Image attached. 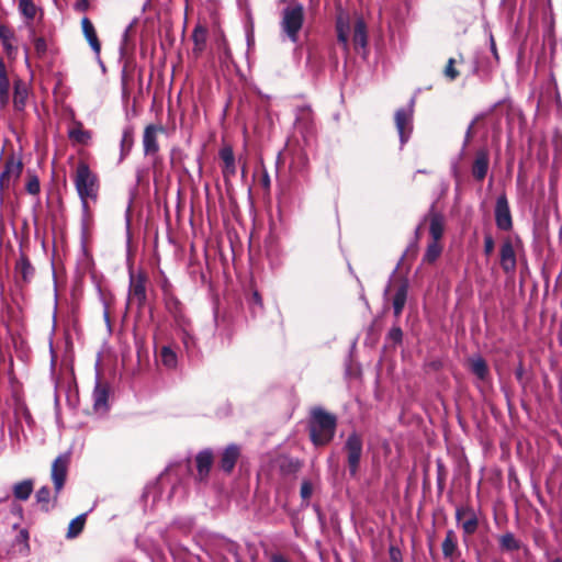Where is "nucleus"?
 Listing matches in <instances>:
<instances>
[{
    "label": "nucleus",
    "mask_w": 562,
    "mask_h": 562,
    "mask_svg": "<svg viewBox=\"0 0 562 562\" xmlns=\"http://www.w3.org/2000/svg\"><path fill=\"white\" fill-rule=\"evenodd\" d=\"M13 105L15 111H23L26 105V101L29 98V88L27 85L20 78H16L13 81Z\"/></svg>",
    "instance_id": "21"
},
{
    "label": "nucleus",
    "mask_w": 562,
    "mask_h": 562,
    "mask_svg": "<svg viewBox=\"0 0 562 562\" xmlns=\"http://www.w3.org/2000/svg\"><path fill=\"white\" fill-rule=\"evenodd\" d=\"M515 375H516V379L518 381H521L522 376H524V367L522 364H520L517 370L515 371Z\"/></svg>",
    "instance_id": "57"
},
{
    "label": "nucleus",
    "mask_w": 562,
    "mask_h": 562,
    "mask_svg": "<svg viewBox=\"0 0 562 562\" xmlns=\"http://www.w3.org/2000/svg\"><path fill=\"white\" fill-rule=\"evenodd\" d=\"M472 127H473V124H471L468 128V133H467L468 137H470V135H471Z\"/></svg>",
    "instance_id": "59"
},
{
    "label": "nucleus",
    "mask_w": 562,
    "mask_h": 562,
    "mask_svg": "<svg viewBox=\"0 0 562 562\" xmlns=\"http://www.w3.org/2000/svg\"><path fill=\"white\" fill-rule=\"evenodd\" d=\"M313 494V484L308 480H304L301 484L300 495L303 501H308Z\"/></svg>",
    "instance_id": "44"
},
{
    "label": "nucleus",
    "mask_w": 562,
    "mask_h": 562,
    "mask_svg": "<svg viewBox=\"0 0 562 562\" xmlns=\"http://www.w3.org/2000/svg\"><path fill=\"white\" fill-rule=\"evenodd\" d=\"M82 33L92 50L99 55L101 52V43L91 20L87 16L81 19Z\"/></svg>",
    "instance_id": "22"
},
{
    "label": "nucleus",
    "mask_w": 562,
    "mask_h": 562,
    "mask_svg": "<svg viewBox=\"0 0 562 562\" xmlns=\"http://www.w3.org/2000/svg\"><path fill=\"white\" fill-rule=\"evenodd\" d=\"M490 168V154L486 148H481L475 153V157L471 167L473 178L482 182Z\"/></svg>",
    "instance_id": "16"
},
{
    "label": "nucleus",
    "mask_w": 562,
    "mask_h": 562,
    "mask_svg": "<svg viewBox=\"0 0 562 562\" xmlns=\"http://www.w3.org/2000/svg\"><path fill=\"white\" fill-rule=\"evenodd\" d=\"M443 75L450 81H453L459 77L460 74H459V70L456 68V59L454 58L448 59L447 65L443 69Z\"/></svg>",
    "instance_id": "42"
},
{
    "label": "nucleus",
    "mask_w": 562,
    "mask_h": 562,
    "mask_svg": "<svg viewBox=\"0 0 562 562\" xmlns=\"http://www.w3.org/2000/svg\"><path fill=\"white\" fill-rule=\"evenodd\" d=\"M425 221L429 222V234L432 240H440L445 232L443 216L431 207Z\"/></svg>",
    "instance_id": "20"
},
{
    "label": "nucleus",
    "mask_w": 562,
    "mask_h": 562,
    "mask_svg": "<svg viewBox=\"0 0 562 562\" xmlns=\"http://www.w3.org/2000/svg\"><path fill=\"white\" fill-rule=\"evenodd\" d=\"M134 145V128L132 126H127L123 130L122 139H121V159H124L130 151L132 150Z\"/></svg>",
    "instance_id": "36"
},
{
    "label": "nucleus",
    "mask_w": 562,
    "mask_h": 562,
    "mask_svg": "<svg viewBox=\"0 0 562 562\" xmlns=\"http://www.w3.org/2000/svg\"><path fill=\"white\" fill-rule=\"evenodd\" d=\"M147 281L148 277L144 271L130 274L128 303L136 305L138 311L143 310L147 302Z\"/></svg>",
    "instance_id": "6"
},
{
    "label": "nucleus",
    "mask_w": 562,
    "mask_h": 562,
    "mask_svg": "<svg viewBox=\"0 0 562 562\" xmlns=\"http://www.w3.org/2000/svg\"><path fill=\"white\" fill-rule=\"evenodd\" d=\"M218 156L222 160V173L224 181L227 183L236 176L237 167L233 148L229 145L220 149Z\"/></svg>",
    "instance_id": "14"
},
{
    "label": "nucleus",
    "mask_w": 562,
    "mask_h": 562,
    "mask_svg": "<svg viewBox=\"0 0 562 562\" xmlns=\"http://www.w3.org/2000/svg\"><path fill=\"white\" fill-rule=\"evenodd\" d=\"M281 2H286L288 0H280Z\"/></svg>",
    "instance_id": "62"
},
{
    "label": "nucleus",
    "mask_w": 562,
    "mask_h": 562,
    "mask_svg": "<svg viewBox=\"0 0 562 562\" xmlns=\"http://www.w3.org/2000/svg\"><path fill=\"white\" fill-rule=\"evenodd\" d=\"M446 483V470L443 464L438 461L437 462V485L440 491L443 490Z\"/></svg>",
    "instance_id": "47"
},
{
    "label": "nucleus",
    "mask_w": 562,
    "mask_h": 562,
    "mask_svg": "<svg viewBox=\"0 0 562 562\" xmlns=\"http://www.w3.org/2000/svg\"><path fill=\"white\" fill-rule=\"evenodd\" d=\"M337 40L339 43L344 45L345 48L348 47V25L345 24L341 20L337 21Z\"/></svg>",
    "instance_id": "41"
},
{
    "label": "nucleus",
    "mask_w": 562,
    "mask_h": 562,
    "mask_svg": "<svg viewBox=\"0 0 562 562\" xmlns=\"http://www.w3.org/2000/svg\"><path fill=\"white\" fill-rule=\"evenodd\" d=\"M10 101V80L8 75L0 77V105L7 106Z\"/></svg>",
    "instance_id": "39"
},
{
    "label": "nucleus",
    "mask_w": 562,
    "mask_h": 562,
    "mask_svg": "<svg viewBox=\"0 0 562 562\" xmlns=\"http://www.w3.org/2000/svg\"><path fill=\"white\" fill-rule=\"evenodd\" d=\"M25 191L32 195H38L41 192L40 179L37 175L30 169L26 171Z\"/></svg>",
    "instance_id": "38"
},
{
    "label": "nucleus",
    "mask_w": 562,
    "mask_h": 562,
    "mask_svg": "<svg viewBox=\"0 0 562 562\" xmlns=\"http://www.w3.org/2000/svg\"><path fill=\"white\" fill-rule=\"evenodd\" d=\"M395 293L392 299L393 313L396 318H398L406 304L407 293H408V282L403 279L394 284Z\"/></svg>",
    "instance_id": "18"
},
{
    "label": "nucleus",
    "mask_w": 562,
    "mask_h": 562,
    "mask_svg": "<svg viewBox=\"0 0 562 562\" xmlns=\"http://www.w3.org/2000/svg\"><path fill=\"white\" fill-rule=\"evenodd\" d=\"M338 425L337 416L321 406H314L310 411L307 420L308 436L315 447H324L330 443L335 437Z\"/></svg>",
    "instance_id": "1"
},
{
    "label": "nucleus",
    "mask_w": 562,
    "mask_h": 562,
    "mask_svg": "<svg viewBox=\"0 0 562 562\" xmlns=\"http://www.w3.org/2000/svg\"><path fill=\"white\" fill-rule=\"evenodd\" d=\"M551 562H562V558L561 557H557Z\"/></svg>",
    "instance_id": "60"
},
{
    "label": "nucleus",
    "mask_w": 562,
    "mask_h": 562,
    "mask_svg": "<svg viewBox=\"0 0 562 562\" xmlns=\"http://www.w3.org/2000/svg\"><path fill=\"white\" fill-rule=\"evenodd\" d=\"M441 251L442 246L439 240H432L428 244L423 260L427 263H434L440 257Z\"/></svg>",
    "instance_id": "37"
},
{
    "label": "nucleus",
    "mask_w": 562,
    "mask_h": 562,
    "mask_svg": "<svg viewBox=\"0 0 562 562\" xmlns=\"http://www.w3.org/2000/svg\"><path fill=\"white\" fill-rule=\"evenodd\" d=\"M33 481L32 480H23L21 482H18L13 486V496L19 501H26L30 498L32 492H33Z\"/></svg>",
    "instance_id": "32"
},
{
    "label": "nucleus",
    "mask_w": 562,
    "mask_h": 562,
    "mask_svg": "<svg viewBox=\"0 0 562 562\" xmlns=\"http://www.w3.org/2000/svg\"><path fill=\"white\" fill-rule=\"evenodd\" d=\"M164 132L162 125L149 124L143 134V148L145 156H155L159 151L158 134Z\"/></svg>",
    "instance_id": "12"
},
{
    "label": "nucleus",
    "mask_w": 562,
    "mask_h": 562,
    "mask_svg": "<svg viewBox=\"0 0 562 562\" xmlns=\"http://www.w3.org/2000/svg\"><path fill=\"white\" fill-rule=\"evenodd\" d=\"M352 42L356 49L367 47L368 32L366 22L362 19H357L353 24Z\"/></svg>",
    "instance_id": "24"
},
{
    "label": "nucleus",
    "mask_w": 562,
    "mask_h": 562,
    "mask_svg": "<svg viewBox=\"0 0 562 562\" xmlns=\"http://www.w3.org/2000/svg\"><path fill=\"white\" fill-rule=\"evenodd\" d=\"M237 562H241V561H237Z\"/></svg>",
    "instance_id": "63"
},
{
    "label": "nucleus",
    "mask_w": 562,
    "mask_h": 562,
    "mask_svg": "<svg viewBox=\"0 0 562 562\" xmlns=\"http://www.w3.org/2000/svg\"><path fill=\"white\" fill-rule=\"evenodd\" d=\"M389 339L392 340L394 344H401L403 340V331L401 327L394 326L389 331Z\"/></svg>",
    "instance_id": "49"
},
{
    "label": "nucleus",
    "mask_w": 562,
    "mask_h": 562,
    "mask_svg": "<svg viewBox=\"0 0 562 562\" xmlns=\"http://www.w3.org/2000/svg\"><path fill=\"white\" fill-rule=\"evenodd\" d=\"M295 126L299 131L310 133L313 126V112L308 106L297 109Z\"/></svg>",
    "instance_id": "25"
},
{
    "label": "nucleus",
    "mask_w": 562,
    "mask_h": 562,
    "mask_svg": "<svg viewBox=\"0 0 562 562\" xmlns=\"http://www.w3.org/2000/svg\"><path fill=\"white\" fill-rule=\"evenodd\" d=\"M213 452L210 449H204L195 456V463L198 470V480L206 481L213 465Z\"/></svg>",
    "instance_id": "19"
},
{
    "label": "nucleus",
    "mask_w": 562,
    "mask_h": 562,
    "mask_svg": "<svg viewBox=\"0 0 562 562\" xmlns=\"http://www.w3.org/2000/svg\"><path fill=\"white\" fill-rule=\"evenodd\" d=\"M36 502L41 505V509L45 513L50 512L52 508L55 507L56 502L53 501L50 504L52 495L48 486H42L35 494Z\"/></svg>",
    "instance_id": "33"
},
{
    "label": "nucleus",
    "mask_w": 562,
    "mask_h": 562,
    "mask_svg": "<svg viewBox=\"0 0 562 562\" xmlns=\"http://www.w3.org/2000/svg\"><path fill=\"white\" fill-rule=\"evenodd\" d=\"M491 50H492L494 57L496 59H498V53H497L496 44H495L493 36H491Z\"/></svg>",
    "instance_id": "56"
},
{
    "label": "nucleus",
    "mask_w": 562,
    "mask_h": 562,
    "mask_svg": "<svg viewBox=\"0 0 562 562\" xmlns=\"http://www.w3.org/2000/svg\"><path fill=\"white\" fill-rule=\"evenodd\" d=\"M109 395H110V385L101 380H97L94 390H93V408L95 412H106L109 409Z\"/></svg>",
    "instance_id": "17"
},
{
    "label": "nucleus",
    "mask_w": 562,
    "mask_h": 562,
    "mask_svg": "<svg viewBox=\"0 0 562 562\" xmlns=\"http://www.w3.org/2000/svg\"><path fill=\"white\" fill-rule=\"evenodd\" d=\"M16 284L23 288L32 282L35 277V268L31 263L29 257L21 252L14 266Z\"/></svg>",
    "instance_id": "10"
},
{
    "label": "nucleus",
    "mask_w": 562,
    "mask_h": 562,
    "mask_svg": "<svg viewBox=\"0 0 562 562\" xmlns=\"http://www.w3.org/2000/svg\"><path fill=\"white\" fill-rule=\"evenodd\" d=\"M68 137L75 143L87 145L92 138V134L90 131L83 128L81 122L76 121L74 127L68 132Z\"/></svg>",
    "instance_id": "27"
},
{
    "label": "nucleus",
    "mask_w": 562,
    "mask_h": 562,
    "mask_svg": "<svg viewBox=\"0 0 562 562\" xmlns=\"http://www.w3.org/2000/svg\"><path fill=\"white\" fill-rule=\"evenodd\" d=\"M19 10L26 19L33 20L37 9L33 0H19Z\"/></svg>",
    "instance_id": "40"
},
{
    "label": "nucleus",
    "mask_w": 562,
    "mask_h": 562,
    "mask_svg": "<svg viewBox=\"0 0 562 562\" xmlns=\"http://www.w3.org/2000/svg\"><path fill=\"white\" fill-rule=\"evenodd\" d=\"M464 513L469 514V518L461 521V527L464 535L472 536L479 528V519L474 508L471 505L465 504L457 506L456 508V520L458 522H460V515Z\"/></svg>",
    "instance_id": "13"
},
{
    "label": "nucleus",
    "mask_w": 562,
    "mask_h": 562,
    "mask_svg": "<svg viewBox=\"0 0 562 562\" xmlns=\"http://www.w3.org/2000/svg\"><path fill=\"white\" fill-rule=\"evenodd\" d=\"M158 359L167 369H175L178 363L176 351L170 346H162L158 352Z\"/></svg>",
    "instance_id": "30"
},
{
    "label": "nucleus",
    "mask_w": 562,
    "mask_h": 562,
    "mask_svg": "<svg viewBox=\"0 0 562 562\" xmlns=\"http://www.w3.org/2000/svg\"><path fill=\"white\" fill-rule=\"evenodd\" d=\"M2 45H3V49L4 52L10 56L13 50H15V47L12 45V41H8V42H1Z\"/></svg>",
    "instance_id": "53"
},
{
    "label": "nucleus",
    "mask_w": 562,
    "mask_h": 562,
    "mask_svg": "<svg viewBox=\"0 0 562 562\" xmlns=\"http://www.w3.org/2000/svg\"><path fill=\"white\" fill-rule=\"evenodd\" d=\"M34 49L38 57H43L47 50V44L44 37H35L34 41Z\"/></svg>",
    "instance_id": "45"
},
{
    "label": "nucleus",
    "mask_w": 562,
    "mask_h": 562,
    "mask_svg": "<svg viewBox=\"0 0 562 562\" xmlns=\"http://www.w3.org/2000/svg\"><path fill=\"white\" fill-rule=\"evenodd\" d=\"M23 161L12 150L9 153L3 162L2 171L0 172V201L3 202L4 193L10 189L11 182L15 183L23 172Z\"/></svg>",
    "instance_id": "4"
},
{
    "label": "nucleus",
    "mask_w": 562,
    "mask_h": 562,
    "mask_svg": "<svg viewBox=\"0 0 562 562\" xmlns=\"http://www.w3.org/2000/svg\"><path fill=\"white\" fill-rule=\"evenodd\" d=\"M247 304L250 310V313L254 317L261 314L263 312L265 305L261 294L258 290L252 289L251 293L247 297Z\"/></svg>",
    "instance_id": "34"
},
{
    "label": "nucleus",
    "mask_w": 562,
    "mask_h": 562,
    "mask_svg": "<svg viewBox=\"0 0 562 562\" xmlns=\"http://www.w3.org/2000/svg\"><path fill=\"white\" fill-rule=\"evenodd\" d=\"M16 541L21 543L27 544L29 541V531L26 529H21L19 535L16 536Z\"/></svg>",
    "instance_id": "52"
},
{
    "label": "nucleus",
    "mask_w": 562,
    "mask_h": 562,
    "mask_svg": "<svg viewBox=\"0 0 562 562\" xmlns=\"http://www.w3.org/2000/svg\"><path fill=\"white\" fill-rule=\"evenodd\" d=\"M499 265L505 273H514L517 267L516 251L509 237L504 238L499 248Z\"/></svg>",
    "instance_id": "11"
},
{
    "label": "nucleus",
    "mask_w": 562,
    "mask_h": 562,
    "mask_svg": "<svg viewBox=\"0 0 562 562\" xmlns=\"http://www.w3.org/2000/svg\"><path fill=\"white\" fill-rule=\"evenodd\" d=\"M389 557L392 562H403V554L398 547L390 546Z\"/></svg>",
    "instance_id": "50"
},
{
    "label": "nucleus",
    "mask_w": 562,
    "mask_h": 562,
    "mask_svg": "<svg viewBox=\"0 0 562 562\" xmlns=\"http://www.w3.org/2000/svg\"><path fill=\"white\" fill-rule=\"evenodd\" d=\"M495 241L491 233L484 235V255L490 257L494 252Z\"/></svg>",
    "instance_id": "46"
},
{
    "label": "nucleus",
    "mask_w": 562,
    "mask_h": 562,
    "mask_svg": "<svg viewBox=\"0 0 562 562\" xmlns=\"http://www.w3.org/2000/svg\"><path fill=\"white\" fill-rule=\"evenodd\" d=\"M471 372L481 381H486L490 378V369L487 362L482 357L471 358L469 360Z\"/></svg>",
    "instance_id": "28"
},
{
    "label": "nucleus",
    "mask_w": 562,
    "mask_h": 562,
    "mask_svg": "<svg viewBox=\"0 0 562 562\" xmlns=\"http://www.w3.org/2000/svg\"><path fill=\"white\" fill-rule=\"evenodd\" d=\"M468 518H469V514H465V513H464V514H461V515H460V522H461L462 520H464V519H468Z\"/></svg>",
    "instance_id": "58"
},
{
    "label": "nucleus",
    "mask_w": 562,
    "mask_h": 562,
    "mask_svg": "<svg viewBox=\"0 0 562 562\" xmlns=\"http://www.w3.org/2000/svg\"><path fill=\"white\" fill-rule=\"evenodd\" d=\"M495 224L499 231L509 232L513 229V216L506 193L497 196L494 209Z\"/></svg>",
    "instance_id": "8"
},
{
    "label": "nucleus",
    "mask_w": 562,
    "mask_h": 562,
    "mask_svg": "<svg viewBox=\"0 0 562 562\" xmlns=\"http://www.w3.org/2000/svg\"><path fill=\"white\" fill-rule=\"evenodd\" d=\"M261 186L265 188V189H269L270 188V178H269V175L267 171H263L262 173V177H261Z\"/></svg>",
    "instance_id": "54"
},
{
    "label": "nucleus",
    "mask_w": 562,
    "mask_h": 562,
    "mask_svg": "<svg viewBox=\"0 0 562 562\" xmlns=\"http://www.w3.org/2000/svg\"><path fill=\"white\" fill-rule=\"evenodd\" d=\"M271 562H290L288 559H285L282 554H273L271 557Z\"/></svg>",
    "instance_id": "55"
},
{
    "label": "nucleus",
    "mask_w": 562,
    "mask_h": 562,
    "mask_svg": "<svg viewBox=\"0 0 562 562\" xmlns=\"http://www.w3.org/2000/svg\"><path fill=\"white\" fill-rule=\"evenodd\" d=\"M89 9V0H78L75 4V10L86 12Z\"/></svg>",
    "instance_id": "51"
},
{
    "label": "nucleus",
    "mask_w": 562,
    "mask_h": 562,
    "mask_svg": "<svg viewBox=\"0 0 562 562\" xmlns=\"http://www.w3.org/2000/svg\"><path fill=\"white\" fill-rule=\"evenodd\" d=\"M442 554L446 559H451L458 551L457 536L453 530H448L441 544Z\"/></svg>",
    "instance_id": "29"
},
{
    "label": "nucleus",
    "mask_w": 562,
    "mask_h": 562,
    "mask_svg": "<svg viewBox=\"0 0 562 562\" xmlns=\"http://www.w3.org/2000/svg\"><path fill=\"white\" fill-rule=\"evenodd\" d=\"M240 457V448L236 443L228 445L221 453L218 468L226 474H231Z\"/></svg>",
    "instance_id": "15"
},
{
    "label": "nucleus",
    "mask_w": 562,
    "mask_h": 562,
    "mask_svg": "<svg viewBox=\"0 0 562 562\" xmlns=\"http://www.w3.org/2000/svg\"><path fill=\"white\" fill-rule=\"evenodd\" d=\"M69 463V453L59 454L52 463L50 477L54 484V502L58 499V496L65 486Z\"/></svg>",
    "instance_id": "7"
},
{
    "label": "nucleus",
    "mask_w": 562,
    "mask_h": 562,
    "mask_svg": "<svg viewBox=\"0 0 562 562\" xmlns=\"http://www.w3.org/2000/svg\"><path fill=\"white\" fill-rule=\"evenodd\" d=\"M280 473L284 476L296 474L303 467V462L297 458L282 456L278 460Z\"/></svg>",
    "instance_id": "23"
},
{
    "label": "nucleus",
    "mask_w": 562,
    "mask_h": 562,
    "mask_svg": "<svg viewBox=\"0 0 562 562\" xmlns=\"http://www.w3.org/2000/svg\"><path fill=\"white\" fill-rule=\"evenodd\" d=\"M87 520V514H81L74 518L67 529L66 538L74 539L77 538L83 530Z\"/></svg>",
    "instance_id": "35"
},
{
    "label": "nucleus",
    "mask_w": 562,
    "mask_h": 562,
    "mask_svg": "<svg viewBox=\"0 0 562 562\" xmlns=\"http://www.w3.org/2000/svg\"><path fill=\"white\" fill-rule=\"evenodd\" d=\"M241 172H243V176L246 173L245 167H243Z\"/></svg>",
    "instance_id": "61"
},
{
    "label": "nucleus",
    "mask_w": 562,
    "mask_h": 562,
    "mask_svg": "<svg viewBox=\"0 0 562 562\" xmlns=\"http://www.w3.org/2000/svg\"><path fill=\"white\" fill-rule=\"evenodd\" d=\"M14 40V32L11 27L0 24V41L8 42Z\"/></svg>",
    "instance_id": "48"
},
{
    "label": "nucleus",
    "mask_w": 562,
    "mask_h": 562,
    "mask_svg": "<svg viewBox=\"0 0 562 562\" xmlns=\"http://www.w3.org/2000/svg\"><path fill=\"white\" fill-rule=\"evenodd\" d=\"M344 451L347 456V467L351 477H356L359 469L363 450V440L360 434L352 431L349 434L344 445Z\"/></svg>",
    "instance_id": "5"
},
{
    "label": "nucleus",
    "mask_w": 562,
    "mask_h": 562,
    "mask_svg": "<svg viewBox=\"0 0 562 562\" xmlns=\"http://www.w3.org/2000/svg\"><path fill=\"white\" fill-rule=\"evenodd\" d=\"M415 99L413 98L407 108H401L395 112L394 121L397 128L401 143L407 142L412 132V120L414 114Z\"/></svg>",
    "instance_id": "9"
},
{
    "label": "nucleus",
    "mask_w": 562,
    "mask_h": 562,
    "mask_svg": "<svg viewBox=\"0 0 562 562\" xmlns=\"http://www.w3.org/2000/svg\"><path fill=\"white\" fill-rule=\"evenodd\" d=\"M305 20L304 5L295 2L282 10L280 27L286 37L292 42L299 41V34Z\"/></svg>",
    "instance_id": "3"
},
{
    "label": "nucleus",
    "mask_w": 562,
    "mask_h": 562,
    "mask_svg": "<svg viewBox=\"0 0 562 562\" xmlns=\"http://www.w3.org/2000/svg\"><path fill=\"white\" fill-rule=\"evenodd\" d=\"M207 38V29L201 24L195 25L192 31V40L194 43L193 54L198 57L204 50Z\"/></svg>",
    "instance_id": "26"
},
{
    "label": "nucleus",
    "mask_w": 562,
    "mask_h": 562,
    "mask_svg": "<svg viewBox=\"0 0 562 562\" xmlns=\"http://www.w3.org/2000/svg\"><path fill=\"white\" fill-rule=\"evenodd\" d=\"M499 548L505 552L518 551L521 548V542L512 532H506L498 538Z\"/></svg>",
    "instance_id": "31"
},
{
    "label": "nucleus",
    "mask_w": 562,
    "mask_h": 562,
    "mask_svg": "<svg viewBox=\"0 0 562 562\" xmlns=\"http://www.w3.org/2000/svg\"><path fill=\"white\" fill-rule=\"evenodd\" d=\"M74 184L81 200L82 209L87 212L88 201H97L100 190V180L85 160H79L74 175Z\"/></svg>",
    "instance_id": "2"
},
{
    "label": "nucleus",
    "mask_w": 562,
    "mask_h": 562,
    "mask_svg": "<svg viewBox=\"0 0 562 562\" xmlns=\"http://www.w3.org/2000/svg\"><path fill=\"white\" fill-rule=\"evenodd\" d=\"M186 154L179 147H173L170 151V164L173 167H181L183 164V159Z\"/></svg>",
    "instance_id": "43"
}]
</instances>
